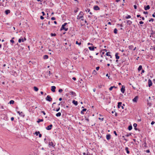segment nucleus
<instances>
[{"label":"nucleus","instance_id":"f257e3e1","mask_svg":"<svg viewBox=\"0 0 155 155\" xmlns=\"http://www.w3.org/2000/svg\"><path fill=\"white\" fill-rule=\"evenodd\" d=\"M122 103L121 102H119L118 103L117 107L118 108H120L121 107L122 109H124V106L125 105L124 104H123L122 105Z\"/></svg>","mask_w":155,"mask_h":155},{"label":"nucleus","instance_id":"f03ea898","mask_svg":"<svg viewBox=\"0 0 155 155\" xmlns=\"http://www.w3.org/2000/svg\"><path fill=\"white\" fill-rule=\"evenodd\" d=\"M26 40V39L25 38H23L21 37L20 38L18 39V42L19 43H21V42H24V41H25Z\"/></svg>","mask_w":155,"mask_h":155},{"label":"nucleus","instance_id":"7ed1b4c3","mask_svg":"<svg viewBox=\"0 0 155 155\" xmlns=\"http://www.w3.org/2000/svg\"><path fill=\"white\" fill-rule=\"evenodd\" d=\"M46 100L47 101L50 102L52 101V98L50 96L48 95L46 98Z\"/></svg>","mask_w":155,"mask_h":155},{"label":"nucleus","instance_id":"20e7f679","mask_svg":"<svg viewBox=\"0 0 155 155\" xmlns=\"http://www.w3.org/2000/svg\"><path fill=\"white\" fill-rule=\"evenodd\" d=\"M120 91L122 93H124L125 91V87L124 85L122 86V87L120 89Z\"/></svg>","mask_w":155,"mask_h":155},{"label":"nucleus","instance_id":"39448f33","mask_svg":"<svg viewBox=\"0 0 155 155\" xmlns=\"http://www.w3.org/2000/svg\"><path fill=\"white\" fill-rule=\"evenodd\" d=\"M96 47L92 46L91 47H89L88 48L91 51H94L95 48H96Z\"/></svg>","mask_w":155,"mask_h":155},{"label":"nucleus","instance_id":"423d86ee","mask_svg":"<svg viewBox=\"0 0 155 155\" xmlns=\"http://www.w3.org/2000/svg\"><path fill=\"white\" fill-rule=\"evenodd\" d=\"M84 16H80V15H78L77 17V19H81V20L82 21L84 20Z\"/></svg>","mask_w":155,"mask_h":155},{"label":"nucleus","instance_id":"0eeeda50","mask_svg":"<svg viewBox=\"0 0 155 155\" xmlns=\"http://www.w3.org/2000/svg\"><path fill=\"white\" fill-rule=\"evenodd\" d=\"M52 127V124H50V125L46 127V129L48 130H50L51 129V127Z\"/></svg>","mask_w":155,"mask_h":155},{"label":"nucleus","instance_id":"6e6552de","mask_svg":"<svg viewBox=\"0 0 155 155\" xmlns=\"http://www.w3.org/2000/svg\"><path fill=\"white\" fill-rule=\"evenodd\" d=\"M138 96H136L133 99V101L134 102H137L138 99Z\"/></svg>","mask_w":155,"mask_h":155},{"label":"nucleus","instance_id":"1a4fd4ad","mask_svg":"<svg viewBox=\"0 0 155 155\" xmlns=\"http://www.w3.org/2000/svg\"><path fill=\"white\" fill-rule=\"evenodd\" d=\"M152 81L150 79H149L148 81V85L149 87H150L152 85Z\"/></svg>","mask_w":155,"mask_h":155},{"label":"nucleus","instance_id":"9d476101","mask_svg":"<svg viewBox=\"0 0 155 155\" xmlns=\"http://www.w3.org/2000/svg\"><path fill=\"white\" fill-rule=\"evenodd\" d=\"M17 113L18 114H19L20 116L21 117H23L25 116V115L22 112H20L19 111H18L17 112Z\"/></svg>","mask_w":155,"mask_h":155},{"label":"nucleus","instance_id":"9b49d317","mask_svg":"<svg viewBox=\"0 0 155 155\" xmlns=\"http://www.w3.org/2000/svg\"><path fill=\"white\" fill-rule=\"evenodd\" d=\"M56 89V87L55 86H52L51 87V90L53 92H55V89Z\"/></svg>","mask_w":155,"mask_h":155},{"label":"nucleus","instance_id":"f8f14e48","mask_svg":"<svg viewBox=\"0 0 155 155\" xmlns=\"http://www.w3.org/2000/svg\"><path fill=\"white\" fill-rule=\"evenodd\" d=\"M49 146L50 147H53L54 146H55V145H54L53 143L52 142H49Z\"/></svg>","mask_w":155,"mask_h":155},{"label":"nucleus","instance_id":"ddd939ff","mask_svg":"<svg viewBox=\"0 0 155 155\" xmlns=\"http://www.w3.org/2000/svg\"><path fill=\"white\" fill-rule=\"evenodd\" d=\"M94 9L95 10H98L100 9V8L97 5L94 6Z\"/></svg>","mask_w":155,"mask_h":155},{"label":"nucleus","instance_id":"4468645a","mask_svg":"<svg viewBox=\"0 0 155 155\" xmlns=\"http://www.w3.org/2000/svg\"><path fill=\"white\" fill-rule=\"evenodd\" d=\"M111 135L110 134H108L107 135H106V139L107 140H110L111 138Z\"/></svg>","mask_w":155,"mask_h":155},{"label":"nucleus","instance_id":"2eb2a0df","mask_svg":"<svg viewBox=\"0 0 155 155\" xmlns=\"http://www.w3.org/2000/svg\"><path fill=\"white\" fill-rule=\"evenodd\" d=\"M72 103L75 106H77L78 104V102L77 101H75L74 100L73 101Z\"/></svg>","mask_w":155,"mask_h":155},{"label":"nucleus","instance_id":"dca6fc26","mask_svg":"<svg viewBox=\"0 0 155 155\" xmlns=\"http://www.w3.org/2000/svg\"><path fill=\"white\" fill-rule=\"evenodd\" d=\"M118 54H119L118 53H117L115 55L116 58L117 59H119L120 58V57L118 55Z\"/></svg>","mask_w":155,"mask_h":155},{"label":"nucleus","instance_id":"f3484780","mask_svg":"<svg viewBox=\"0 0 155 155\" xmlns=\"http://www.w3.org/2000/svg\"><path fill=\"white\" fill-rule=\"evenodd\" d=\"M150 8V7L149 5H147L146 6L144 7V9L145 10H147Z\"/></svg>","mask_w":155,"mask_h":155},{"label":"nucleus","instance_id":"a211bd4d","mask_svg":"<svg viewBox=\"0 0 155 155\" xmlns=\"http://www.w3.org/2000/svg\"><path fill=\"white\" fill-rule=\"evenodd\" d=\"M128 148L127 147H126L125 148V150L126 151L127 153V154H129L130 153V152L128 150Z\"/></svg>","mask_w":155,"mask_h":155},{"label":"nucleus","instance_id":"6ab92c4d","mask_svg":"<svg viewBox=\"0 0 155 155\" xmlns=\"http://www.w3.org/2000/svg\"><path fill=\"white\" fill-rule=\"evenodd\" d=\"M67 24V23H64V24L62 26V27L61 28V30H62V29L63 28H64V26Z\"/></svg>","mask_w":155,"mask_h":155},{"label":"nucleus","instance_id":"aec40b11","mask_svg":"<svg viewBox=\"0 0 155 155\" xmlns=\"http://www.w3.org/2000/svg\"><path fill=\"white\" fill-rule=\"evenodd\" d=\"M127 23L128 25H131L132 24V21H130V20H127Z\"/></svg>","mask_w":155,"mask_h":155},{"label":"nucleus","instance_id":"412c9836","mask_svg":"<svg viewBox=\"0 0 155 155\" xmlns=\"http://www.w3.org/2000/svg\"><path fill=\"white\" fill-rule=\"evenodd\" d=\"M48 56L47 55H45L43 56V58L45 59H48Z\"/></svg>","mask_w":155,"mask_h":155},{"label":"nucleus","instance_id":"4be33fe9","mask_svg":"<svg viewBox=\"0 0 155 155\" xmlns=\"http://www.w3.org/2000/svg\"><path fill=\"white\" fill-rule=\"evenodd\" d=\"M70 93L71 94L74 96H76V93L73 92V91H71V92H70Z\"/></svg>","mask_w":155,"mask_h":155},{"label":"nucleus","instance_id":"5701e85b","mask_svg":"<svg viewBox=\"0 0 155 155\" xmlns=\"http://www.w3.org/2000/svg\"><path fill=\"white\" fill-rule=\"evenodd\" d=\"M117 87H115L114 86H111L109 88V90L110 91H111L113 88H116Z\"/></svg>","mask_w":155,"mask_h":155},{"label":"nucleus","instance_id":"b1692460","mask_svg":"<svg viewBox=\"0 0 155 155\" xmlns=\"http://www.w3.org/2000/svg\"><path fill=\"white\" fill-rule=\"evenodd\" d=\"M5 13L6 15H8V14L10 13V11L9 10H7L5 12Z\"/></svg>","mask_w":155,"mask_h":155},{"label":"nucleus","instance_id":"393cba45","mask_svg":"<svg viewBox=\"0 0 155 155\" xmlns=\"http://www.w3.org/2000/svg\"><path fill=\"white\" fill-rule=\"evenodd\" d=\"M129 49L130 50H133L134 48V46L132 45L129 46L128 47Z\"/></svg>","mask_w":155,"mask_h":155},{"label":"nucleus","instance_id":"a878e982","mask_svg":"<svg viewBox=\"0 0 155 155\" xmlns=\"http://www.w3.org/2000/svg\"><path fill=\"white\" fill-rule=\"evenodd\" d=\"M61 113L60 112H58V113H57L56 114V116L57 117H60L61 116Z\"/></svg>","mask_w":155,"mask_h":155},{"label":"nucleus","instance_id":"bb28decb","mask_svg":"<svg viewBox=\"0 0 155 155\" xmlns=\"http://www.w3.org/2000/svg\"><path fill=\"white\" fill-rule=\"evenodd\" d=\"M34 89L35 90V91H37L38 90V88L36 87H34Z\"/></svg>","mask_w":155,"mask_h":155},{"label":"nucleus","instance_id":"cd10ccee","mask_svg":"<svg viewBox=\"0 0 155 155\" xmlns=\"http://www.w3.org/2000/svg\"><path fill=\"white\" fill-rule=\"evenodd\" d=\"M87 109L86 108L83 109L82 110V111H81V114H84V113H83V112L85 111Z\"/></svg>","mask_w":155,"mask_h":155},{"label":"nucleus","instance_id":"c85d7f7f","mask_svg":"<svg viewBox=\"0 0 155 155\" xmlns=\"http://www.w3.org/2000/svg\"><path fill=\"white\" fill-rule=\"evenodd\" d=\"M128 129L129 130H130L132 129V127L131 125L129 126L128 127Z\"/></svg>","mask_w":155,"mask_h":155},{"label":"nucleus","instance_id":"c756f323","mask_svg":"<svg viewBox=\"0 0 155 155\" xmlns=\"http://www.w3.org/2000/svg\"><path fill=\"white\" fill-rule=\"evenodd\" d=\"M43 121V119H38V120L37 121V122L38 123H39V122H42V121Z\"/></svg>","mask_w":155,"mask_h":155},{"label":"nucleus","instance_id":"7c9ffc66","mask_svg":"<svg viewBox=\"0 0 155 155\" xmlns=\"http://www.w3.org/2000/svg\"><path fill=\"white\" fill-rule=\"evenodd\" d=\"M142 69V66L141 65H140L138 68V71H140Z\"/></svg>","mask_w":155,"mask_h":155},{"label":"nucleus","instance_id":"2f4dec72","mask_svg":"<svg viewBox=\"0 0 155 155\" xmlns=\"http://www.w3.org/2000/svg\"><path fill=\"white\" fill-rule=\"evenodd\" d=\"M14 103V101L13 100H11L9 102V103L10 104H13Z\"/></svg>","mask_w":155,"mask_h":155},{"label":"nucleus","instance_id":"473e14b6","mask_svg":"<svg viewBox=\"0 0 155 155\" xmlns=\"http://www.w3.org/2000/svg\"><path fill=\"white\" fill-rule=\"evenodd\" d=\"M117 30L116 28H115L114 30V32L115 34H117Z\"/></svg>","mask_w":155,"mask_h":155},{"label":"nucleus","instance_id":"72a5a7b5","mask_svg":"<svg viewBox=\"0 0 155 155\" xmlns=\"http://www.w3.org/2000/svg\"><path fill=\"white\" fill-rule=\"evenodd\" d=\"M110 53L109 52H107L106 54L107 56H110V58H111V56L110 54H109Z\"/></svg>","mask_w":155,"mask_h":155},{"label":"nucleus","instance_id":"f704fd0d","mask_svg":"<svg viewBox=\"0 0 155 155\" xmlns=\"http://www.w3.org/2000/svg\"><path fill=\"white\" fill-rule=\"evenodd\" d=\"M84 13L83 12H81L78 15H80V16H83Z\"/></svg>","mask_w":155,"mask_h":155},{"label":"nucleus","instance_id":"c9c22d12","mask_svg":"<svg viewBox=\"0 0 155 155\" xmlns=\"http://www.w3.org/2000/svg\"><path fill=\"white\" fill-rule=\"evenodd\" d=\"M131 16L130 15H127V16H126L125 17V18L127 19L130 18H131Z\"/></svg>","mask_w":155,"mask_h":155},{"label":"nucleus","instance_id":"e433bc0d","mask_svg":"<svg viewBox=\"0 0 155 155\" xmlns=\"http://www.w3.org/2000/svg\"><path fill=\"white\" fill-rule=\"evenodd\" d=\"M51 35L52 37L55 36H56V34L55 33H51Z\"/></svg>","mask_w":155,"mask_h":155},{"label":"nucleus","instance_id":"4c0bfd02","mask_svg":"<svg viewBox=\"0 0 155 155\" xmlns=\"http://www.w3.org/2000/svg\"><path fill=\"white\" fill-rule=\"evenodd\" d=\"M39 133L40 132L39 131H36L35 133V134L37 136L39 134Z\"/></svg>","mask_w":155,"mask_h":155},{"label":"nucleus","instance_id":"58836bf2","mask_svg":"<svg viewBox=\"0 0 155 155\" xmlns=\"http://www.w3.org/2000/svg\"><path fill=\"white\" fill-rule=\"evenodd\" d=\"M131 133H129V134H127L126 135H125V136H126L127 137H128L129 136H131Z\"/></svg>","mask_w":155,"mask_h":155},{"label":"nucleus","instance_id":"ea45409f","mask_svg":"<svg viewBox=\"0 0 155 155\" xmlns=\"http://www.w3.org/2000/svg\"><path fill=\"white\" fill-rule=\"evenodd\" d=\"M76 44L79 45H80L81 44V42H78L77 41L76 42Z\"/></svg>","mask_w":155,"mask_h":155},{"label":"nucleus","instance_id":"a19ab883","mask_svg":"<svg viewBox=\"0 0 155 155\" xmlns=\"http://www.w3.org/2000/svg\"><path fill=\"white\" fill-rule=\"evenodd\" d=\"M137 124H136V123H134V124L133 126L134 127H137Z\"/></svg>","mask_w":155,"mask_h":155},{"label":"nucleus","instance_id":"79ce46f5","mask_svg":"<svg viewBox=\"0 0 155 155\" xmlns=\"http://www.w3.org/2000/svg\"><path fill=\"white\" fill-rule=\"evenodd\" d=\"M58 91L60 93H61L63 91V90L62 89H60Z\"/></svg>","mask_w":155,"mask_h":155},{"label":"nucleus","instance_id":"37998d69","mask_svg":"<svg viewBox=\"0 0 155 155\" xmlns=\"http://www.w3.org/2000/svg\"><path fill=\"white\" fill-rule=\"evenodd\" d=\"M85 11L86 12H89L90 11V9L87 8V9H86Z\"/></svg>","mask_w":155,"mask_h":155},{"label":"nucleus","instance_id":"c03bdc74","mask_svg":"<svg viewBox=\"0 0 155 155\" xmlns=\"http://www.w3.org/2000/svg\"><path fill=\"white\" fill-rule=\"evenodd\" d=\"M153 21H154V19L152 18H151L149 20V21H150V22L151 21L153 22Z\"/></svg>","mask_w":155,"mask_h":155},{"label":"nucleus","instance_id":"a18cd8bd","mask_svg":"<svg viewBox=\"0 0 155 155\" xmlns=\"http://www.w3.org/2000/svg\"><path fill=\"white\" fill-rule=\"evenodd\" d=\"M63 29H64V30H65V31H67L68 30V28H63V29H62V30H63Z\"/></svg>","mask_w":155,"mask_h":155},{"label":"nucleus","instance_id":"49530a36","mask_svg":"<svg viewBox=\"0 0 155 155\" xmlns=\"http://www.w3.org/2000/svg\"><path fill=\"white\" fill-rule=\"evenodd\" d=\"M10 41L12 43H14V41L13 39H11V40H10Z\"/></svg>","mask_w":155,"mask_h":155},{"label":"nucleus","instance_id":"de8ad7c7","mask_svg":"<svg viewBox=\"0 0 155 155\" xmlns=\"http://www.w3.org/2000/svg\"><path fill=\"white\" fill-rule=\"evenodd\" d=\"M51 19L52 20H54L55 19V18L54 17H52L51 18Z\"/></svg>","mask_w":155,"mask_h":155},{"label":"nucleus","instance_id":"09e8293b","mask_svg":"<svg viewBox=\"0 0 155 155\" xmlns=\"http://www.w3.org/2000/svg\"><path fill=\"white\" fill-rule=\"evenodd\" d=\"M41 112L44 115H45L46 114L45 113V112L44 111H42Z\"/></svg>","mask_w":155,"mask_h":155},{"label":"nucleus","instance_id":"8fccbe9b","mask_svg":"<svg viewBox=\"0 0 155 155\" xmlns=\"http://www.w3.org/2000/svg\"><path fill=\"white\" fill-rule=\"evenodd\" d=\"M60 109V107H59L58 108L56 109V111L58 112L59 110Z\"/></svg>","mask_w":155,"mask_h":155},{"label":"nucleus","instance_id":"3c124183","mask_svg":"<svg viewBox=\"0 0 155 155\" xmlns=\"http://www.w3.org/2000/svg\"><path fill=\"white\" fill-rule=\"evenodd\" d=\"M114 134H115V135H116V136H117V133H116V132L115 131H114Z\"/></svg>","mask_w":155,"mask_h":155},{"label":"nucleus","instance_id":"603ef678","mask_svg":"<svg viewBox=\"0 0 155 155\" xmlns=\"http://www.w3.org/2000/svg\"><path fill=\"white\" fill-rule=\"evenodd\" d=\"M143 144L144 145V146L145 147H147V143L146 142H145Z\"/></svg>","mask_w":155,"mask_h":155},{"label":"nucleus","instance_id":"864d4df0","mask_svg":"<svg viewBox=\"0 0 155 155\" xmlns=\"http://www.w3.org/2000/svg\"><path fill=\"white\" fill-rule=\"evenodd\" d=\"M40 18L41 19L43 20L44 19V17L42 16H40Z\"/></svg>","mask_w":155,"mask_h":155},{"label":"nucleus","instance_id":"5fc2aeb1","mask_svg":"<svg viewBox=\"0 0 155 155\" xmlns=\"http://www.w3.org/2000/svg\"><path fill=\"white\" fill-rule=\"evenodd\" d=\"M134 9H137V5H134Z\"/></svg>","mask_w":155,"mask_h":155},{"label":"nucleus","instance_id":"6e6d98bb","mask_svg":"<svg viewBox=\"0 0 155 155\" xmlns=\"http://www.w3.org/2000/svg\"><path fill=\"white\" fill-rule=\"evenodd\" d=\"M137 17H140V18H141V17L140 16V15H137Z\"/></svg>","mask_w":155,"mask_h":155},{"label":"nucleus","instance_id":"4d7b16f0","mask_svg":"<svg viewBox=\"0 0 155 155\" xmlns=\"http://www.w3.org/2000/svg\"><path fill=\"white\" fill-rule=\"evenodd\" d=\"M100 68V67H97L96 68V70H97V71H98L99 70V69Z\"/></svg>","mask_w":155,"mask_h":155},{"label":"nucleus","instance_id":"13d9d810","mask_svg":"<svg viewBox=\"0 0 155 155\" xmlns=\"http://www.w3.org/2000/svg\"><path fill=\"white\" fill-rule=\"evenodd\" d=\"M139 23L140 24H143V22L142 21H140L139 22Z\"/></svg>","mask_w":155,"mask_h":155},{"label":"nucleus","instance_id":"bf43d9fd","mask_svg":"<svg viewBox=\"0 0 155 155\" xmlns=\"http://www.w3.org/2000/svg\"><path fill=\"white\" fill-rule=\"evenodd\" d=\"M154 123H155V122L153 121H152L151 122V125H153V124Z\"/></svg>","mask_w":155,"mask_h":155},{"label":"nucleus","instance_id":"052dcab7","mask_svg":"<svg viewBox=\"0 0 155 155\" xmlns=\"http://www.w3.org/2000/svg\"><path fill=\"white\" fill-rule=\"evenodd\" d=\"M146 152L147 153H149L150 152V150H146Z\"/></svg>","mask_w":155,"mask_h":155},{"label":"nucleus","instance_id":"680f3d73","mask_svg":"<svg viewBox=\"0 0 155 155\" xmlns=\"http://www.w3.org/2000/svg\"><path fill=\"white\" fill-rule=\"evenodd\" d=\"M41 134H40V133H39V137H41Z\"/></svg>","mask_w":155,"mask_h":155},{"label":"nucleus","instance_id":"e2e57ef3","mask_svg":"<svg viewBox=\"0 0 155 155\" xmlns=\"http://www.w3.org/2000/svg\"><path fill=\"white\" fill-rule=\"evenodd\" d=\"M143 13L145 14H148V12H144Z\"/></svg>","mask_w":155,"mask_h":155},{"label":"nucleus","instance_id":"0e129e2a","mask_svg":"<svg viewBox=\"0 0 155 155\" xmlns=\"http://www.w3.org/2000/svg\"><path fill=\"white\" fill-rule=\"evenodd\" d=\"M11 120L12 121H13V120H14V117H12L11 118Z\"/></svg>","mask_w":155,"mask_h":155},{"label":"nucleus","instance_id":"69168bd1","mask_svg":"<svg viewBox=\"0 0 155 155\" xmlns=\"http://www.w3.org/2000/svg\"><path fill=\"white\" fill-rule=\"evenodd\" d=\"M42 14L43 16H44L45 15V14L44 12H42Z\"/></svg>","mask_w":155,"mask_h":155},{"label":"nucleus","instance_id":"338daca9","mask_svg":"<svg viewBox=\"0 0 155 155\" xmlns=\"http://www.w3.org/2000/svg\"><path fill=\"white\" fill-rule=\"evenodd\" d=\"M137 120L138 122H140L141 121V119H137Z\"/></svg>","mask_w":155,"mask_h":155},{"label":"nucleus","instance_id":"774afa93","mask_svg":"<svg viewBox=\"0 0 155 155\" xmlns=\"http://www.w3.org/2000/svg\"><path fill=\"white\" fill-rule=\"evenodd\" d=\"M145 71L144 70H142L141 72V74H142L143 73H144Z\"/></svg>","mask_w":155,"mask_h":155}]
</instances>
